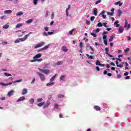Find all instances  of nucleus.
Wrapping results in <instances>:
<instances>
[{
	"label": "nucleus",
	"mask_w": 131,
	"mask_h": 131,
	"mask_svg": "<svg viewBox=\"0 0 131 131\" xmlns=\"http://www.w3.org/2000/svg\"><path fill=\"white\" fill-rule=\"evenodd\" d=\"M117 78H118V79H119L120 78H121V75L118 74L117 76Z\"/></svg>",
	"instance_id": "obj_56"
},
{
	"label": "nucleus",
	"mask_w": 131,
	"mask_h": 131,
	"mask_svg": "<svg viewBox=\"0 0 131 131\" xmlns=\"http://www.w3.org/2000/svg\"><path fill=\"white\" fill-rule=\"evenodd\" d=\"M42 98H38L37 100V102L38 103H40V102H42Z\"/></svg>",
	"instance_id": "obj_39"
},
{
	"label": "nucleus",
	"mask_w": 131,
	"mask_h": 131,
	"mask_svg": "<svg viewBox=\"0 0 131 131\" xmlns=\"http://www.w3.org/2000/svg\"><path fill=\"white\" fill-rule=\"evenodd\" d=\"M103 26V24L102 23L100 22L97 24L98 27H102Z\"/></svg>",
	"instance_id": "obj_32"
},
{
	"label": "nucleus",
	"mask_w": 131,
	"mask_h": 131,
	"mask_svg": "<svg viewBox=\"0 0 131 131\" xmlns=\"http://www.w3.org/2000/svg\"><path fill=\"white\" fill-rule=\"evenodd\" d=\"M124 28H126V30H128L129 28H130V24H127V21L125 20V25H124Z\"/></svg>",
	"instance_id": "obj_5"
},
{
	"label": "nucleus",
	"mask_w": 131,
	"mask_h": 131,
	"mask_svg": "<svg viewBox=\"0 0 131 131\" xmlns=\"http://www.w3.org/2000/svg\"><path fill=\"white\" fill-rule=\"evenodd\" d=\"M41 61H42V58L32 60H30V62H32V63H33V62H41Z\"/></svg>",
	"instance_id": "obj_11"
},
{
	"label": "nucleus",
	"mask_w": 131,
	"mask_h": 131,
	"mask_svg": "<svg viewBox=\"0 0 131 131\" xmlns=\"http://www.w3.org/2000/svg\"><path fill=\"white\" fill-rule=\"evenodd\" d=\"M5 14H12V10H7L4 11Z\"/></svg>",
	"instance_id": "obj_23"
},
{
	"label": "nucleus",
	"mask_w": 131,
	"mask_h": 131,
	"mask_svg": "<svg viewBox=\"0 0 131 131\" xmlns=\"http://www.w3.org/2000/svg\"><path fill=\"white\" fill-rule=\"evenodd\" d=\"M20 41H22V38H18L14 41L15 43H19Z\"/></svg>",
	"instance_id": "obj_22"
},
{
	"label": "nucleus",
	"mask_w": 131,
	"mask_h": 131,
	"mask_svg": "<svg viewBox=\"0 0 131 131\" xmlns=\"http://www.w3.org/2000/svg\"><path fill=\"white\" fill-rule=\"evenodd\" d=\"M101 3V0H98L97 1L96 3H95V5H99V4H100Z\"/></svg>",
	"instance_id": "obj_53"
},
{
	"label": "nucleus",
	"mask_w": 131,
	"mask_h": 131,
	"mask_svg": "<svg viewBox=\"0 0 131 131\" xmlns=\"http://www.w3.org/2000/svg\"><path fill=\"white\" fill-rule=\"evenodd\" d=\"M45 30L46 31H49V27H46L45 28Z\"/></svg>",
	"instance_id": "obj_63"
},
{
	"label": "nucleus",
	"mask_w": 131,
	"mask_h": 131,
	"mask_svg": "<svg viewBox=\"0 0 131 131\" xmlns=\"http://www.w3.org/2000/svg\"><path fill=\"white\" fill-rule=\"evenodd\" d=\"M42 35H43V36H48V35H49V33H48L46 32H43Z\"/></svg>",
	"instance_id": "obj_41"
},
{
	"label": "nucleus",
	"mask_w": 131,
	"mask_h": 131,
	"mask_svg": "<svg viewBox=\"0 0 131 131\" xmlns=\"http://www.w3.org/2000/svg\"><path fill=\"white\" fill-rule=\"evenodd\" d=\"M2 43L3 46H6V45H8V41H3L2 42Z\"/></svg>",
	"instance_id": "obj_44"
},
{
	"label": "nucleus",
	"mask_w": 131,
	"mask_h": 131,
	"mask_svg": "<svg viewBox=\"0 0 131 131\" xmlns=\"http://www.w3.org/2000/svg\"><path fill=\"white\" fill-rule=\"evenodd\" d=\"M24 100H26L25 97L22 96L20 97L17 100H16V102H21V101H24Z\"/></svg>",
	"instance_id": "obj_12"
},
{
	"label": "nucleus",
	"mask_w": 131,
	"mask_h": 131,
	"mask_svg": "<svg viewBox=\"0 0 131 131\" xmlns=\"http://www.w3.org/2000/svg\"><path fill=\"white\" fill-rule=\"evenodd\" d=\"M45 104V102H42L37 104V106L38 107H41V106H43V105Z\"/></svg>",
	"instance_id": "obj_29"
},
{
	"label": "nucleus",
	"mask_w": 131,
	"mask_h": 131,
	"mask_svg": "<svg viewBox=\"0 0 131 131\" xmlns=\"http://www.w3.org/2000/svg\"><path fill=\"white\" fill-rule=\"evenodd\" d=\"M103 42L105 46H108V43L107 42V40H103Z\"/></svg>",
	"instance_id": "obj_52"
},
{
	"label": "nucleus",
	"mask_w": 131,
	"mask_h": 131,
	"mask_svg": "<svg viewBox=\"0 0 131 131\" xmlns=\"http://www.w3.org/2000/svg\"><path fill=\"white\" fill-rule=\"evenodd\" d=\"M54 84V83L53 82H50V83H48L46 85L47 86H49V85H53Z\"/></svg>",
	"instance_id": "obj_45"
},
{
	"label": "nucleus",
	"mask_w": 131,
	"mask_h": 131,
	"mask_svg": "<svg viewBox=\"0 0 131 131\" xmlns=\"http://www.w3.org/2000/svg\"><path fill=\"white\" fill-rule=\"evenodd\" d=\"M41 57V54L40 53H38L36 55H35L33 58L34 60H35L36 59H38V58H40Z\"/></svg>",
	"instance_id": "obj_8"
},
{
	"label": "nucleus",
	"mask_w": 131,
	"mask_h": 131,
	"mask_svg": "<svg viewBox=\"0 0 131 131\" xmlns=\"http://www.w3.org/2000/svg\"><path fill=\"white\" fill-rule=\"evenodd\" d=\"M23 24H18L16 25L15 28H20V26H23Z\"/></svg>",
	"instance_id": "obj_30"
},
{
	"label": "nucleus",
	"mask_w": 131,
	"mask_h": 131,
	"mask_svg": "<svg viewBox=\"0 0 131 131\" xmlns=\"http://www.w3.org/2000/svg\"><path fill=\"white\" fill-rule=\"evenodd\" d=\"M12 84V83H7V84H5L4 83H0V85H3V86H7V85H9Z\"/></svg>",
	"instance_id": "obj_26"
},
{
	"label": "nucleus",
	"mask_w": 131,
	"mask_h": 131,
	"mask_svg": "<svg viewBox=\"0 0 131 131\" xmlns=\"http://www.w3.org/2000/svg\"><path fill=\"white\" fill-rule=\"evenodd\" d=\"M50 46H51V44H49L48 46H46L41 49H40V51H45V50H47V49H49L50 48Z\"/></svg>",
	"instance_id": "obj_10"
},
{
	"label": "nucleus",
	"mask_w": 131,
	"mask_h": 131,
	"mask_svg": "<svg viewBox=\"0 0 131 131\" xmlns=\"http://www.w3.org/2000/svg\"><path fill=\"white\" fill-rule=\"evenodd\" d=\"M48 35H53L54 34V32H48Z\"/></svg>",
	"instance_id": "obj_50"
},
{
	"label": "nucleus",
	"mask_w": 131,
	"mask_h": 131,
	"mask_svg": "<svg viewBox=\"0 0 131 131\" xmlns=\"http://www.w3.org/2000/svg\"><path fill=\"white\" fill-rule=\"evenodd\" d=\"M49 16V11H46V17H48Z\"/></svg>",
	"instance_id": "obj_64"
},
{
	"label": "nucleus",
	"mask_w": 131,
	"mask_h": 131,
	"mask_svg": "<svg viewBox=\"0 0 131 131\" xmlns=\"http://www.w3.org/2000/svg\"><path fill=\"white\" fill-rule=\"evenodd\" d=\"M21 81H22V79L17 80L15 81H12V82H21Z\"/></svg>",
	"instance_id": "obj_48"
},
{
	"label": "nucleus",
	"mask_w": 131,
	"mask_h": 131,
	"mask_svg": "<svg viewBox=\"0 0 131 131\" xmlns=\"http://www.w3.org/2000/svg\"><path fill=\"white\" fill-rule=\"evenodd\" d=\"M27 94V89H24L22 92V95H26Z\"/></svg>",
	"instance_id": "obj_24"
},
{
	"label": "nucleus",
	"mask_w": 131,
	"mask_h": 131,
	"mask_svg": "<svg viewBox=\"0 0 131 131\" xmlns=\"http://www.w3.org/2000/svg\"><path fill=\"white\" fill-rule=\"evenodd\" d=\"M86 46L87 48H90V49L91 50V51H92V52H95V50H94V48H92L90 43H86Z\"/></svg>",
	"instance_id": "obj_16"
},
{
	"label": "nucleus",
	"mask_w": 131,
	"mask_h": 131,
	"mask_svg": "<svg viewBox=\"0 0 131 131\" xmlns=\"http://www.w3.org/2000/svg\"><path fill=\"white\" fill-rule=\"evenodd\" d=\"M43 68V69H46V68H49V64H45Z\"/></svg>",
	"instance_id": "obj_49"
},
{
	"label": "nucleus",
	"mask_w": 131,
	"mask_h": 131,
	"mask_svg": "<svg viewBox=\"0 0 131 131\" xmlns=\"http://www.w3.org/2000/svg\"><path fill=\"white\" fill-rule=\"evenodd\" d=\"M23 15V12L19 11L16 13V16H22Z\"/></svg>",
	"instance_id": "obj_27"
},
{
	"label": "nucleus",
	"mask_w": 131,
	"mask_h": 131,
	"mask_svg": "<svg viewBox=\"0 0 131 131\" xmlns=\"http://www.w3.org/2000/svg\"><path fill=\"white\" fill-rule=\"evenodd\" d=\"M91 35L94 37H97V34L94 33H91Z\"/></svg>",
	"instance_id": "obj_43"
},
{
	"label": "nucleus",
	"mask_w": 131,
	"mask_h": 131,
	"mask_svg": "<svg viewBox=\"0 0 131 131\" xmlns=\"http://www.w3.org/2000/svg\"><path fill=\"white\" fill-rule=\"evenodd\" d=\"M58 98H64V95H62V94H59L57 95Z\"/></svg>",
	"instance_id": "obj_36"
},
{
	"label": "nucleus",
	"mask_w": 131,
	"mask_h": 131,
	"mask_svg": "<svg viewBox=\"0 0 131 131\" xmlns=\"http://www.w3.org/2000/svg\"><path fill=\"white\" fill-rule=\"evenodd\" d=\"M95 20V16H93L91 17V21H94Z\"/></svg>",
	"instance_id": "obj_59"
},
{
	"label": "nucleus",
	"mask_w": 131,
	"mask_h": 131,
	"mask_svg": "<svg viewBox=\"0 0 131 131\" xmlns=\"http://www.w3.org/2000/svg\"><path fill=\"white\" fill-rule=\"evenodd\" d=\"M83 43L81 42H80V44H79V47L80 48V49H82V48H83Z\"/></svg>",
	"instance_id": "obj_42"
},
{
	"label": "nucleus",
	"mask_w": 131,
	"mask_h": 131,
	"mask_svg": "<svg viewBox=\"0 0 131 131\" xmlns=\"http://www.w3.org/2000/svg\"><path fill=\"white\" fill-rule=\"evenodd\" d=\"M74 30H75V29H73L68 32V35H72V34H73V32H74Z\"/></svg>",
	"instance_id": "obj_18"
},
{
	"label": "nucleus",
	"mask_w": 131,
	"mask_h": 131,
	"mask_svg": "<svg viewBox=\"0 0 131 131\" xmlns=\"http://www.w3.org/2000/svg\"><path fill=\"white\" fill-rule=\"evenodd\" d=\"M86 24H87V25H90V24H91V21L86 20Z\"/></svg>",
	"instance_id": "obj_58"
},
{
	"label": "nucleus",
	"mask_w": 131,
	"mask_h": 131,
	"mask_svg": "<svg viewBox=\"0 0 131 131\" xmlns=\"http://www.w3.org/2000/svg\"><path fill=\"white\" fill-rule=\"evenodd\" d=\"M94 108L96 111H101V107L98 105H95Z\"/></svg>",
	"instance_id": "obj_13"
},
{
	"label": "nucleus",
	"mask_w": 131,
	"mask_h": 131,
	"mask_svg": "<svg viewBox=\"0 0 131 131\" xmlns=\"http://www.w3.org/2000/svg\"><path fill=\"white\" fill-rule=\"evenodd\" d=\"M10 27V25H5L3 27L4 29H8Z\"/></svg>",
	"instance_id": "obj_28"
},
{
	"label": "nucleus",
	"mask_w": 131,
	"mask_h": 131,
	"mask_svg": "<svg viewBox=\"0 0 131 131\" xmlns=\"http://www.w3.org/2000/svg\"><path fill=\"white\" fill-rule=\"evenodd\" d=\"M128 51H129V48H126L124 50V53H127V52H128Z\"/></svg>",
	"instance_id": "obj_55"
},
{
	"label": "nucleus",
	"mask_w": 131,
	"mask_h": 131,
	"mask_svg": "<svg viewBox=\"0 0 131 131\" xmlns=\"http://www.w3.org/2000/svg\"><path fill=\"white\" fill-rule=\"evenodd\" d=\"M14 94V90H11V91L9 92L8 93V96H9V97H11V96H13Z\"/></svg>",
	"instance_id": "obj_20"
},
{
	"label": "nucleus",
	"mask_w": 131,
	"mask_h": 131,
	"mask_svg": "<svg viewBox=\"0 0 131 131\" xmlns=\"http://www.w3.org/2000/svg\"><path fill=\"white\" fill-rule=\"evenodd\" d=\"M62 64H63V61H59L57 62H56L55 63V65H57L58 66H60V65H62Z\"/></svg>",
	"instance_id": "obj_25"
},
{
	"label": "nucleus",
	"mask_w": 131,
	"mask_h": 131,
	"mask_svg": "<svg viewBox=\"0 0 131 131\" xmlns=\"http://www.w3.org/2000/svg\"><path fill=\"white\" fill-rule=\"evenodd\" d=\"M116 64L117 65V67H119L120 68H122L123 67V65H124V62H122L121 64H119L118 61H116Z\"/></svg>",
	"instance_id": "obj_2"
},
{
	"label": "nucleus",
	"mask_w": 131,
	"mask_h": 131,
	"mask_svg": "<svg viewBox=\"0 0 131 131\" xmlns=\"http://www.w3.org/2000/svg\"><path fill=\"white\" fill-rule=\"evenodd\" d=\"M29 102L31 104H33V103H34V99L31 98V99H30Z\"/></svg>",
	"instance_id": "obj_37"
},
{
	"label": "nucleus",
	"mask_w": 131,
	"mask_h": 131,
	"mask_svg": "<svg viewBox=\"0 0 131 131\" xmlns=\"http://www.w3.org/2000/svg\"><path fill=\"white\" fill-rule=\"evenodd\" d=\"M45 43V42H40L34 47V49H38V48H41V47H42V46H43Z\"/></svg>",
	"instance_id": "obj_3"
},
{
	"label": "nucleus",
	"mask_w": 131,
	"mask_h": 131,
	"mask_svg": "<svg viewBox=\"0 0 131 131\" xmlns=\"http://www.w3.org/2000/svg\"><path fill=\"white\" fill-rule=\"evenodd\" d=\"M38 75L39 76L41 81H43V80H45V75H43V74L38 73Z\"/></svg>",
	"instance_id": "obj_7"
},
{
	"label": "nucleus",
	"mask_w": 131,
	"mask_h": 131,
	"mask_svg": "<svg viewBox=\"0 0 131 131\" xmlns=\"http://www.w3.org/2000/svg\"><path fill=\"white\" fill-rule=\"evenodd\" d=\"M62 51L63 52H68V49H67V47L66 46H63L61 48Z\"/></svg>",
	"instance_id": "obj_19"
},
{
	"label": "nucleus",
	"mask_w": 131,
	"mask_h": 131,
	"mask_svg": "<svg viewBox=\"0 0 131 131\" xmlns=\"http://www.w3.org/2000/svg\"><path fill=\"white\" fill-rule=\"evenodd\" d=\"M58 75H57L56 74L55 75H54V76H53V77H52L50 79V81L52 82L53 81H54V80H55V78H56V77Z\"/></svg>",
	"instance_id": "obj_21"
},
{
	"label": "nucleus",
	"mask_w": 131,
	"mask_h": 131,
	"mask_svg": "<svg viewBox=\"0 0 131 131\" xmlns=\"http://www.w3.org/2000/svg\"><path fill=\"white\" fill-rule=\"evenodd\" d=\"M96 65H97V66H100V61L99 60H97V61L95 63Z\"/></svg>",
	"instance_id": "obj_47"
},
{
	"label": "nucleus",
	"mask_w": 131,
	"mask_h": 131,
	"mask_svg": "<svg viewBox=\"0 0 131 131\" xmlns=\"http://www.w3.org/2000/svg\"><path fill=\"white\" fill-rule=\"evenodd\" d=\"M5 18H6V16H5V15L1 16L0 17V18H1L2 20L4 19H5Z\"/></svg>",
	"instance_id": "obj_61"
},
{
	"label": "nucleus",
	"mask_w": 131,
	"mask_h": 131,
	"mask_svg": "<svg viewBox=\"0 0 131 131\" xmlns=\"http://www.w3.org/2000/svg\"><path fill=\"white\" fill-rule=\"evenodd\" d=\"M37 2H38V0H34L33 3L34 5H37Z\"/></svg>",
	"instance_id": "obj_54"
},
{
	"label": "nucleus",
	"mask_w": 131,
	"mask_h": 131,
	"mask_svg": "<svg viewBox=\"0 0 131 131\" xmlns=\"http://www.w3.org/2000/svg\"><path fill=\"white\" fill-rule=\"evenodd\" d=\"M118 13L119 17H120V16H121V14H122V12H121V10H120V9H119L118 10Z\"/></svg>",
	"instance_id": "obj_31"
},
{
	"label": "nucleus",
	"mask_w": 131,
	"mask_h": 131,
	"mask_svg": "<svg viewBox=\"0 0 131 131\" xmlns=\"http://www.w3.org/2000/svg\"><path fill=\"white\" fill-rule=\"evenodd\" d=\"M105 54L108 56V57H110L111 58H113V55H112L111 54H109V49L108 48H105Z\"/></svg>",
	"instance_id": "obj_4"
},
{
	"label": "nucleus",
	"mask_w": 131,
	"mask_h": 131,
	"mask_svg": "<svg viewBox=\"0 0 131 131\" xmlns=\"http://www.w3.org/2000/svg\"><path fill=\"white\" fill-rule=\"evenodd\" d=\"M31 32H30L29 34L26 35L24 38H21V41H25V40H26V39H27V38H28V37H29L30 36V34H31Z\"/></svg>",
	"instance_id": "obj_6"
},
{
	"label": "nucleus",
	"mask_w": 131,
	"mask_h": 131,
	"mask_svg": "<svg viewBox=\"0 0 131 131\" xmlns=\"http://www.w3.org/2000/svg\"><path fill=\"white\" fill-rule=\"evenodd\" d=\"M60 80H64L65 79V75H62L60 78Z\"/></svg>",
	"instance_id": "obj_38"
},
{
	"label": "nucleus",
	"mask_w": 131,
	"mask_h": 131,
	"mask_svg": "<svg viewBox=\"0 0 131 131\" xmlns=\"http://www.w3.org/2000/svg\"><path fill=\"white\" fill-rule=\"evenodd\" d=\"M106 13H107V14L108 16H113V14H114V13H113V12H107Z\"/></svg>",
	"instance_id": "obj_33"
},
{
	"label": "nucleus",
	"mask_w": 131,
	"mask_h": 131,
	"mask_svg": "<svg viewBox=\"0 0 131 131\" xmlns=\"http://www.w3.org/2000/svg\"><path fill=\"white\" fill-rule=\"evenodd\" d=\"M88 59H94V56H93L92 55H90L89 57H88Z\"/></svg>",
	"instance_id": "obj_62"
},
{
	"label": "nucleus",
	"mask_w": 131,
	"mask_h": 131,
	"mask_svg": "<svg viewBox=\"0 0 131 131\" xmlns=\"http://www.w3.org/2000/svg\"><path fill=\"white\" fill-rule=\"evenodd\" d=\"M39 70L40 71V72H42V73H44L46 75H48V74H50V73H51V70H50L39 69Z\"/></svg>",
	"instance_id": "obj_1"
},
{
	"label": "nucleus",
	"mask_w": 131,
	"mask_h": 131,
	"mask_svg": "<svg viewBox=\"0 0 131 131\" xmlns=\"http://www.w3.org/2000/svg\"><path fill=\"white\" fill-rule=\"evenodd\" d=\"M4 75L5 76H12V74H8V73H4Z\"/></svg>",
	"instance_id": "obj_34"
},
{
	"label": "nucleus",
	"mask_w": 131,
	"mask_h": 131,
	"mask_svg": "<svg viewBox=\"0 0 131 131\" xmlns=\"http://www.w3.org/2000/svg\"><path fill=\"white\" fill-rule=\"evenodd\" d=\"M54 17H55V15H54V12H52L51 14V19H54Z\"/></svg>",
	"instance_id": "obj_46"
},
{
	"label": "nucleus",
	"mask_w": 131,
	"mask_h": 131,
	"mask_svg": "<svg viewBox=\"0 0 131 131\" xmlns=\"http://www.w3.org/2000/svg\"><path fill=\"white\" fill-rule=\"evenodd\" d=\"M70 7H71L70 5H69L68 7L67 8V9L66 10V16L67 17H68V16H69V12H68V11H69V10H70Z\"/></svg>",
	"instance_id": "obj_15"
},
{
	"label": "nucleus",
	"mask_w": 131,
	"mask_h": 131,
	"mask_svg": "<svg viewBox=\"0 0 131 131\" xmlns=\"http://www.w3.org/2000/svg\"><path fill=\"white\" fill-rule=\"evenodd\" d=\"M102 38H103V40H107V36H106V35H103Z\"/></svg>",
	"instance_id": "obj_51"
},
{
	"label": "nucleus",
	"mask_w": 131,
	"mask_h": 131,
	"mask_svg": "<svg viewBox=\"0 0 131 131\" xmlns=\"http://www.w3.org/2000/svg\"><path fill=\"white\" fill-rule=\"evenodd\" d=\"M123 27L120 26L118 29V32H119L120 33H122V32H123Z\"/></svg>",
	"instance_id": "obj_17"
},
{
	"label": "nucleus",
	"mask_w": 131,
	"mask_h": 131,
	"mask_svg": "<svg viewBox=\"0 0 131 131\" xmlns=\"http://www.w3.org/2000/svg\"><path fill=\"white\" fill-rule=\"evenodd\" d=\"M93 14L94 16H97V15H98V9L94 8L93 9Z\"/></svg>",
	"instance_id": "obj_14"
},
{
	"label": "nucleus",
	"mask_w": 131,
	"mask_h": 131,
	"mask_svg": "<svg viewBox=\"0 0 131 131\" xmlns=\"http://www.w3.org/2000/svg\"><path fill=\"white\" fill-rule=\"evenodd\" d=\"M113 38H114V37L113 36H111V38L109 39V41H113Z\"/></svg>",
	"instance_id": "obj_40"
},
{
	"label": "nucleus",
	"mask_w": 131,
	"mask_h": 131,
	"mask_svg": "<svg viewBox=\"0 0 131 131\" xmlns=\"http://www.w3.org/2000/svg\"><path fill=\"white\" fill-rule=\"evenodd\" d=\"M95 31L96 33L100 32V29L99 28H97L95 30Z\"/></svg>",
	"instance_id": "obj_57"
},
{
	"label": "nucleus",
	"mask_w": 131,
	"mask_h": 131,
	"mask_svg": "<svg viewBox=\"0 0 131 131\" xmlns=\"http://www.w3.org/2000/svg\"><path fill=\"white\" fill-rule=\"evenodd\" d=\"M32 21H33V20H32V19H29L27 21V23L28 24H29L30 23H32Z\"/></svg>",
	"instance_id": "obj_35"
},
{
	"label": "nucleus",
	"mask_w": 131,
	"mask_h": 131,
	"mask_svg": "<svg viewBox=\"0 0 131 131\" xmlns=\"http://www.w3.org/2000/svg\"><path fill=\"white\" fill-rule=\"evenodd\" d=\"M50 105H51V102H50V101H47L45 104H44V106H43V108H48V107H49V106H50Z\"/></svg>",
	"instance_id": "obj_9"
},
{
	"label": "nucleus",
	"mask_w": 131,
	"mask_h": 131,
	"mask_svg": "<svg viewBox=\"0 0 131 131\" xmlns=\"http://www.w3.org/2000/svg\"><path fill=\"white\" fill-rule=\"evenodd\" d=\"M103 26H104V27H106L107 28V27H108V26H107V23H104L103 24Z\"/></svg>",
	"instance_id": "obj_60"
}]
</instances>
